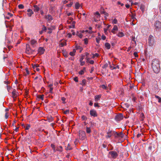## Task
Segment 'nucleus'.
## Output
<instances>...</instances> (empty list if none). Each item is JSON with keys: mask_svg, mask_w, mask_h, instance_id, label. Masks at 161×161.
<instances>
[{"mask_svg": "<svg viewBox=\"0 0 161 161\" xmlns=\"http://www.w3.org/2000/svg\"><path fill=\"white\" fill-rule=\"evenodd\" d=\"M43 27L42 29V31H46L47 29L46 27L44 25H43Z\"/></svg>", "mask_w": 161, "mask_h": 161, "instance_id": "8fccbe9b", "label": "nucleus"}, {"mask_svg": "<svg viewBox=\"0 0 161 161\" xmlns=\"http://www.w3.org/2000/svg\"><path fill=\"white\" fill-rule=\"evenodd\" d=\"M94 106L95 107H99L98 103H95L94 104Z\"/></svg>", "mask_w": 161, "mask_h": 161, "instance_id": "774afa93", "label": "nucleus"}, {"mask_svg": "<svg viewBox=\"0 0 161 161\" xmlns=\"http://www.w3.org/2000/svg\"><path fill=\"white\" fill-rule=\"evenodd\" d=\"M61 99L62 101H63V103L64 104L65 103V100H66V98L64 97H62L61 98Z\"/></svg>", "mask_w": 161, "mask_h": 161, "instance_id": "58836bf2", "label": "nucleus"}, {"mask_svg": "<svg viewBox=\"0 0 161 161\" xmlns=\"http://www.w3.org/2000/svg\"><path fill=\"white\" fill-rule=\"evenodd\" d=\"M105 46L107 49H109L110 48V45L108 42H106L105 44Z\"/></svg>", "mask_w": 161, "mask_h": 161, "instance_id": "6ab92c4d", "label": "nucleus"}, {"mask_svg": "<svg viewBox=\"0 0 161 161\" xmlns=\"http://www.w3.org/2000/svg\"><path fill=\"white\" fill-rule=\"evenodd\" d=\"M133 54L135 57H138L137 53L136 52H134L133 53Z\"/></svg>", "mask_w": 161, "mask_h": 161, "instance_id": "6e6d98bb", "label": "nucleus"}, {"mask_svg": "<svg viewBox=\"0 0 161 161\" xmlns=\"http://www.w3.org/2000/svg\"><path fill=\"white\" fill-rule=\"evenodd\" d=\"M18 7L19 9H23L24 8V5L22 4H19Z\"/></svg>", "mask_w": 161, "mask_h": 161, "instance_id": "e433bc0d", "label": "nucleus"}, {"mask_svg": "<svg viewBox=\"0 0 161 161\" xmlns=\"http://www.w3.org/2000/svg\"><path fill=\"white\" fill-rule=\"evenodd\" d=\"M75 48L76 50L80 49V52L82 50V48L80 46H78V45H75Z\"/></svg>", "mask_w": 161, "mask_h": 161, "instance_id": "b1692460", "label": "nucleus"}, {"mask_svg": "<svg viewBox=\"0 0 161 161\" xmlns=\"http://www.w3.org/2000/svg\"><path fill=\"white\" fill-rule=\"evenodd\" d=\"M12 93V97L13 98L17 96V94L16 93V91L15 89L13 90Z\"/></svg>", "mask_w": 161, "mask_h": 161, "instance_id": "2eb2a0df", "label": "nucleus"}, {"mask_svg": "<svg viewBox=\"0 0 161 161\" xmlns=\"http://www.w3.org/2000/svg\"><path fill=\"white\" fill-rule=\"evenodd\" d=\"M75 21H73L71 22V25L69 26V27L70 28H74L75 27Z\"/></svg>", "mask_w": 161, "mask_h": 161, "instance_id": "412c9836", "label": "nucleus"}, {"mask_svg": "<svg viewBox=\"0 0 161 161\" xmlns=\"http://www.w3.org/2000/svg\"><path fill=\"white\" fill-rule=\"evenodd\" d=\"M101 97V95H96L95 97V100L96 101H97L100 99Z\"/></svg>", "mask_w": 161, "mask_h": 161, "instance_id": "aec40b11", "label": "nucleus"}, {"mask_svg": "<svg viewBox=\"0 0 161 161\" xmlns=\"http://www.w3.org/2000/svg\"><path fill=\"white\" fill-rule=\"evenodd\" d=\"M115 131L110 130V129H108L107 131V135L105 136L106 138H110L112 134L115 135Z\"/></svg>", "mask_w": 161, "mask_h": 161, "instance_id": "7ed1b4c3", "label": "nucleus"}, {"mask_svg": "<svg viewBox=\"0 0 161 161\" xmlns=\"http://www.w3.org/2000/svg\"><path fill=\"white\" fill-rule=\"evenodd\" d=\"M115 137H121V138H123L124 136V134L122 132H121L120 133H117L115 131Z\"/></svg>", "mask_w": 161, "mask_h": 161, "instance_id": "f8f14e48", "label": "nucleus"}, {"mask_svg": "<svg viewBox=\"0 0 161 161\" xmlns=\"http://www.w3.org/2000/svg\"><path fill=\"white\" fill-rule=\"evenodd\" d=\"M80 64L81 66H83V65H84L85 64V62L84 61H80Z\"/></svg>", "mask_w": 161, "mask_h": 161, "instance_id": "052dcab7", "label": "nucleus"}, {"mask_svg": "<svg viewBox=\"0 0 161 161\" xmlns=\"http://www.w3.org/2000/svg\"><path fill=\"white\" fill-rule=\"evenodd\" d=\"M89 62L91 64H93L94 63V61L92 60H90Z\"/></svg>", "mask_w": 161, "mask_h": 161, "instance_id": "69168bd1", "label": "nucleus"}, {"mask_svg": "<svg viewBox=\"0 0 161 161\" xmlns=\"http://www.w3.org/2000/svg\"><path fill=\"white\" fill-rule=\"evenodd\" d=\"M117 36L119 37H122L124 36V34L123 32H120L118 33Z\"/></svg>", "mask_w": 161, "mask_h": 161, "instance_id": "5701e85b", "label": "nucleus"}, {"mask_svg": "<svg viewBox=\"0 0 161 161\" xmlns=\"http://www.w3.org/2000/svg\"><path fill=\"white\" fill-rule=\"evenodd\" d=\"M67 36L69 38H71L72 36V35L70 33H69L67 34Z\"/></svg>", "mask_w": 161, "mask_h": 161, "instance_id": "e2e57ef3", "label": "nucleus"}, {"mask_svg": "<svg viewBox=\"0 0 161 161\" xmlns=\"http://www.w3.org/2000/svg\"><path fill=\"white\" fill-rule=\"evenodd\" d=\"M108 154L111 156V157L113 159H115L118 156V154L114 151H110L108 153Z\"/></svg>", "mask_w": 161, "mask_h": 161, "instance_id": "20e7f679", "label": "nucleus"}, {"mask_svg": "<svg viewBox=\"0 0 161 161\" xmlns=\"http://www.w3.org/2000/svg\"><path fill=\"white\" fill-rule=\"evenodd\" d=\"M30 42L31 45L32 46V47H33L36 44H37V41L33 39H32L30 41Z\"/></svg>", "mask_w": 161, "mask_h": 161, "instance_id": "9b49d317", "label": "nucleus"}, {"mask_svg": "<svg viewBox=\"0 0 161 161\" xmlns=\"http://www.w3.org/2000/svg\"><path fill=\"white\" fill-rule=\"evenodd\" d=\"M85 43L86 44H87L88 42V40L87 38L84 39Z\"/></svg>", "mask_w": 161, "mask_h": 161, "instance_id": "49530a36", "label": "nucleus"}, {"mask_svg": "<svg viewBox=\"0 0 161 161\" xmlns=\"http://www.w3.org/2000/svg\"><path fill=\"white\" fill-rule=\"evenodd\" d=\"M95 14H97L98 15L97 16V18L100 17V14L98 12H96L95 13Z\"/></svg>", "mask_w": 161, "mask_h": 161, "instance_id": "5fc2aeb1", "label": "nucleus"}, {"mask_svg": "<svg viewBox=\"0 0 161 161\" xmlns=\"http://www.w3.org/2000/svg\"><path fill=\"white\" fill-rule=\"evenodd\" d=\"M65 149L66 150H71L72 149V148L69 143L68 144L67 147H66Z\"/></svg>", "mask_w": 161, "mask_h": 161, "instance_id": "4be33fe9", "label": "nucleus"}, {"mask_svg": "<svg viewBox=\"0 0 161 161\" xmlns=\"http://www.w3.org/2000/svg\"><path fill=\"white\" fill-rule=\"evenodd\" d=\"M42 78V77L40 75H39L38 76L36 77L34 79L35 80H36L37 79H38V78Z\"/></svg>", "mask_w": 161, "mask_h": 161, "instance_id": "79ce46f5", "label": "nucleus"}, {"mask_svg": "<svg viewBox=\"0 0 161 161\" xmlns=\"http://www.w3.org/2000/svg\"><path fill=\"white\" fill-rule=\"evenodd\" d=\"M108 63H106L102 67V68L103 69H105L107 67H108Z\"/></svg>", "mask_w": 161, "mask_h": 161, "instance_id": "c9c22d12", "label": "nucleus"}, {"mask_svg": "<svg viewBox=\"0 0 161 161\" xmlns=\"http://www.w3.org/2000/svg\"><path fill=\"white\" fill-rule=\"evenodd\" d=\"M76 82H78V78L77 77H74L73 79Z\"/></svg>", "mask_w": 161, "mask_h": 161, "instance_id": "864d4df0", "label": "nucleus"}, {"mask_svg": "<svg viewBox=\"0 0 161 161\" xmlns=\"http://www.w3.org/2000/svg\"><path fill=\"white\" fill-rule=\"evenodd\" d=\"M27 11L28 12L27 14L29 17H31V15L34 14L33 11H32V10L31 9H28L27 10Z\"/></svg>", "mask_w": 161, "mask_h": 161, "instance_id": "4468645a", "label": "nucleus"}, {"mask_svg": "<svg viewBox=\"0 0 161 161\" xmlns=\"http://www.w3.org/2000/svg\"><path fill=\"white\" fill-rule=\"evenodd\" d=\"M152 66L153 70L156 73H158L160 71L159 61L157 59H154L153 61Z\"/></svg>", "mask_w": 161, "mask_h": 161, "instance_id": "f257e3e1", "label": "nucleus"}, {"mask_svg": "<svg viewBox=\"0 0 161 161\" xmlns=\"http://www.w3.org/2000/svg\"><path fill=\"white\" fill-rule=\"evenodd\" d=\"M53 90V88L51 87H50L49 92L51 93H52Z\"/></svg>", "mask_w": 161, "mask_h": 161, "instance_id": "338daca9", "label": "nucleus"}, {"mask_svg": "<svg viewBox=\"0 0 161 161\" xmlns=\"http://www.w3.org/2000/svg\"><path fill=\"white\" fill-rule=\"evenodd\" d=\"M104 15H105V17L106 18L107 17H108L109 16V14L108 13H107L106 12H105V13Z\"/></svg>", "mask_w": 161, "mask_h": 161, "instance_id": "bf43d9fd", "label": "nucleus"}, {"mask_svg": "<svg viewBox=\"0 0 161 161\" xmlns=\"http://www.w3.org/2000/svg\"><path fill=\"white\" fill-rule=\"evenodd\" d=\"M90 115L94 117H97V116L96 111L94 109H92L90 111Z\"/></svg>", "mask_w": 161, "mask_h": 161, "instance_id": "1a4fd4ad", "label": "nucleus"}, {"mask_svg": "<svg viewBox=\"0 0 161 161\" xmlns=\"http://www.w3.org/2000/svg\"><path fill=\"white\" fill-rule=\"evenodd\" d=\"M101 87L103 89H106L107 88V87L106 86L104 85H102Z\"/></svg>", "mask_w": 161, "mask_h": 161, "instance_id": "4d7b16f0", "label": "nucleus"}, {"mask_svg": "<svg viewBox=\"0 0 161 161\" xmlns=\"http://www.w3.org/2000/svg\"><path fill=\"white\" fill-rule=\"evenodd\" d=\"M101 39L100 37H99L98 38H96V42L98 44H99V43L100 41L101 40Z\"/></svg>", "mask_w": 161, "mask_h": 161, "instance_id": "ea45409f", "label": "nucleus"}, {"mask_svg": "<svg viewBox=\"0 0 161 161\" xmlns=\"http://www.w3.org/2000/svg\"><path fill=\"white\" fill-rule=\"evenodd\" d=\"M44 95H38V98L41 99L42 100H44L43 99V97H44Z\"/></svg>", "mask_w": 161, "mask_h": 161, "instance_id": "473e14b6", "label": "nucleus"}, {"mask_svg": "<svg viewBox=\"0 0 161 161\" xmlns=\"http://www.w3.org/2000/svg\"><path fill=\"white\" fill-rule=\"evenodd\" d=\"M32 67L34 69H35V68H37L39 66V65L38 64H32Z\"/></svg>", "mask_w": 161, "mask_h": 161, "instance_id": "cd10ccee", "label": "nucleus"}, {"mask_svg": "<svg viewBox=\"0 0 161 161\" xmlns=\"http://www.w3.org/2000/svg\"><path fill=\"white\" fill-rule=\"evenodd\" d=\"M75 8L77 9H78L80 7V4L78 3H76L75 4Z\"/></svg>", "mask_w": 161, "mask_h": 161, "instance_id": "c756f323", "label": "nucleus"}, {"mask_svg": "<svg viewBox=\"0 0 161 161\" xmlns=\"http://www.w3.org/2000/svg\"><path fill=\"white\" fill-rule=\"evenodd\" d=\"M81 119L83 120H86L87 119V118L84 115H82L81 117Z\"/></svg>", "mask_w": 161, "mask_h": 161, "instance_id": "72a5a7b5", "label": "nucleus"}, {"mask_svg": "<svg viewBox=\"0 0 161 161\" xmlns=\"http://www.w3.org/2000/svg\"><path fill=\"white\" fill-rule=\"evenodd\" d=\"M155 29L157 31H159L161 29V22L158 21H156L154 24Z\"/></svg>", "mask_w": 161, "mask_h": 161, "instance_id": "39448f33", "label": "nucleus"}, {"mask_svg": "<svg viewBox=\"0 0 161 161\" xmlns=\"http://www.w3.org/2000/svg\"><path fill=\"white\" fill-rule=\"evenodd\" d=\"M99 56V54L97 53H96L95 54H93L92 58H94L95 57H97Z\"/></svg>", "mask_w": 161, "mask_h": 161, "instance_id": "37998d69", "label": "nucleus"}, {"mask_svg": "<svg viewBox=\"0 0 161 161\" xmlns=\"http://www.w3.org/2000/svg\"><path fill=\"white\" fill-rule=\"evenodd\" d=\"M34 11H35V12H38L39 10H40V8H39L36 5H35L34 6Z\"/></svg>", "mask_w": 161, "mask_h": 161, "instance_id": "a211bd4d", "label": "nucleus"}, {"mask_svg": "<svg viewBox=\"0 0 161 161\" xmlns=\"http://www.w3.org/2000/svg\"><path fill=\"white\" fill-rule=\"evenodd\" d=\"M57 151L61 152L63 151V147L61 146H58L57 147Z\"/></svg>", "mask_w": 161, "mask_h": 161, "instance_id": "dca6fc26", "label": "nucleus"}, {"mask_svg": "<svg viewBox=\"0 0 161 161\" xmlns=\"http://www.w3.org/2000/svg\"><path fill=\"white\" fill-rule=\"evenodd\" d=\"M45 51V49H44L43 47H39L38 50V53L40 54H43Z\"/></svg>", "mask_w": 161, "mask_h": 161, "instance_id": "ddd939ff", "label": "nucleus"}, {"mask_svg": "<svg viewBox=\"0 0 161 161\" xmlns=\"http://www.w3.org/2000/svg\"><path fill=\"white\" fill-rule=\"evenodd\" d=\"M84 71L83 70H81L79 72V74L80 75H82L84 74Z\"/></svg>", "mask_w": 161, "mask_h": 161, "instance_id": "4c0bfd02", "label": "nucleus"}, {"mask_svg": "<svg viewBox=\"0 0 161 161\" xmlns=\"http://www.w3.org/2000/svg\"><path fill=\"white\" fill-rule=\"evenodd\" d=\"M117 20L116 18H115L114 19H112V22L113 24H117Z\"/></svg>", "mask_w": 161, "mask_h": 161, "instance_id": "7c9ffc66", "label": "nucleus"}, {"mask_svg": "<svg viewBox=\"0 0 161 161\" xmlns=\"http://www.w3.org/2000/svg\"><path fill=\"white\" fill-rule=\"evenodd\" d=\"M86 131L87 133L89 134L91 132V130L90 127H86Z\"/></svg>", "mask_w": 161, "mask_h": 161, "instance_id": "393cba45", "label": "nucleus"}, {"mask_svg": "<svg viewBox=\"0 0 161 161\" xmlns=\"http://www.w3.org/2000/svg\"><path fill=\"white\" fill-rule=\"evenodd\" d=\"M69 55L73 57L75 55V54L74 53L72 52H70Z\"/></svg>", "mask_w": 161, "mask_h": 161, "instance_id": "3c124183", "label": "nucleus"}, {"mask_svg": "<svg viewBox=\"0 0 161 161\" xmlns=\"http://www.w3.org/2000/svg\"><path fill=\"white\" fill-rule=\"evenodd\" d=\"M86 80H83L82 81V83L81 84V85H84L86 84Z\"/></svg>", "mask_w": 161, "mask_h": 161, "instance_id": "c03bdc74", "label": "nucleus"}, {"mask_svg": "<svg viewBox=\"0 0 161 161\" xmlns=\"http://www.w3.org/2000/svg\"><path fill=\"white\" fill-rule=\"evenodd\" d=\"M84 56H82L81 57V58L80 59V61H82L84 59Z\"/></svg>", "mask_w": 161, "mask_h": 161, "instance_id": "0e129e2a", "label": "nucleus"}, {"mask_svg": "<svg viewBox=\"0 0 161 161\" xmlns=\"http://www.w3.org/2000/svg\"><path fill=\"white\" fill-rule=\"evenodd\" d=\"M112 30H113V31H117L118 30V27H117V26L115 25L114 26Z\"/></svg>", "mask_w": 161, "mask_h": 161, "instance_id": "a19ab883", "label": "nucleus"}, {"mask_svg": "<svg viewBox=\"0 0 161 161\" xmlns=\"http://www.w3.org/2000/svg\"><path fill=\"white\" fill-rule=\"evenodd\" d=\"M155 98L158 100V102L159 103H161V98L158 96L155 95Z\"/></svg>", "mask_w": 161, "mask_h": 161, "instance_id": "bb28decb", "label": "nucleus"}, {"mask_svg": "<svg viewBox=\"0 0 161 161\" xmlns=\"http://www.w3.org/2000/svg\"><path fill=\"white\" fill-rule=\"evenodd\" d=\"M154 40L153 37L152 35H150L148 39L149 44L150 46H152L154 44Z\"/></svg>", "mask_w": 161, "mask_h": 161, "instance_id": "423d86ee", "label": "nucleus"}, {"mask_svg": "<svg viewBox=\"0 0 161 161\" xmlns=\"http://www.w3.org/2000/svg\"><path fill=\"white\" fill-rule=\"evenodd\" d=\"M69 110H66L64 111V113L65 114H69Z\"/></svg>", "mask_w": 161, "mask_h": 161, "instance_id": "a18cd8bd", "label": "nucleus"}, {"mask_svg": "<svg viewBox=\"0 0 161 161\" xmlns=\"http://www.w3.org/2000/svg\"><path fill=\"white\" fill-rule=\"evenodd\" d=\"M51 147L53 149L56 148L55 145L53 144H51Z\"/></svg>", "mask_w": 161, "mask_h": 161, "instance_id": "603ef678", "label": "nucleus"}, {"mask_svg": "<svg viewBox=\"0 0 161 161\" xmlns=\"http://www.w3.org/2000/svg\"><path fill=\"white\" fill-rule=\"evenodd\" d=\"M66 45V42H61L59 45L60 47H63L64 46Z\"/></svg>", "mask_w": 161, "mask_h": 161, "instance_id": "a878e982", "label": "nucleus"}, {"mask_svg": "<svg viewBox=\"0 0 161 161\" xmlns=\"http://www.w3.org/2000/svg\"><path fill=\"white\" fill-rule=\"evenodd\" d=\"M79 137L80 139L84 140L86 138V133L84 131L82 130L79 131Z\"/></svg>", "mask_w": 161, "mask_h": 161, "instance_id": "f03ea898", "label": "nucleus"}, {"mask_svg": "<svg viewBox=\"0 0 161 161\" xmlns=\"http://www.w3.org/2000/svg\"><path fill=\"white\" fill-rule=\"evenodd\" d=\"M31 127L30 125L29 124H27V126L25 127L24 126V127L25 128V130H28Z\"/></svg>", "mask_w": 161, "mask_h": 161, "instance_id": "f704fd0d", "label": "nucleus"}, {"mask_svg": "<svg viewBox=\"0 0 161 161\" xmlns=\"http://www.w3.org/2000/svg\"><path fill=\"white\" fill-rule=\"evenodd\" d=\"M62 52L63 54V55L65 57L67 58L68 57V54L67 52L64 50H62Z\"/></svg>", "mask_w": 161, "mask_h": 161, "instance_id": "f3484780", "label": "nucleus"}, {"mask_svg": "<svg viewBox=\"0 0 161 161\" xmlns=\"http://www.w3.org/2000/svg\"><path fill=\"white\" fill-rule=\"evenodd\" d=\"M106 38V37L105 36H104V35H103L102 36V39L103 40H105Z\"/></svg>", "mask_w": 161, "mask_h": 161, "instance_id": "680f3d73", "label": "nucleus"}, {"mask_svg": "<svg viewBox=\"0 0 161 161\" xmlns=\"http://www.w3.org/2000/svg\"><path fill=\"white\" fill-rule=\"evenodd\" d=\"M119 69V65H117L115 67H113V69Z\"/></svg>", "mask_w": 161, "mask_h": 161, "instance_id": "13d9d810", "label": "nucleus"}, {"mask_svg": "<svg viewBox=\"0 0 161 161\" xmlns=\"http://www.w3.org/2000/svg\"><path fill=\"white\" fill-rule=\"evenodd\" d=\"M123 115L122 114H120L115 116V119L117 121H120L123 119Z\"/></svg>", "mask_w": 161, "mask_h": 161, "instance_id": "6e6552de", "label": "nucleus"}, {"mask_svg": "<svg viewBox=\"0 0 161 161\" xmlns=\"http://www.w3.org/2000/svg\"><path fill=\"white\" fill-rule=\"evenodd\" d=\"M9 116V115L8 114V113L7 112H6L5 114V117L6 119H7L8 118Z\"/></svg>", "mask_w": 161, "mask_h": 161, "instance_id": "de8ad7c7", "label": "nucleus"}, {"mask_svg": "<svg viewBox=\"0 0 161 161\" xmlns=\"http://www.w3.org/2000/svg\"><path fill=\"white\" fill-rule=\"evenodd\" d=\"M25 70H26V73H27V74H26V75H29L30 73V72H29V71L28 70V69L26 67L25 69Z\"/></svg>", "mask_w": 161, "mask_h": 161, "instance_id": "09e8293b", "label": "nucleus"}, {"mask_svg": "<svg viewBox=\"0 0 161 161\" xmlns=\"http://www.w3.org/2000/svg\"><path fill=\"white\" fill-rule=\"evenodd\" d=\"M44 18L47 19L48 22H51L53 19L52 16L50 14H48L45 16Z\"/></svg>", "mask_w": 161, "mask_h": 161, "instance_id": "9d476101", "label": "nucleus"}, {"mask_svg": "<svg viewBox=\"0 0 161 161\" xmlns=\"http://www.w3.org/2000/svg\"><path fill=\"white\" fill-rule=\"evenodd\" d=\"M76 35L80 38H81L82 37V35L79 33L78 31L77 32Z\"/></svg>", "mask_w": 161, "mask_h": 161, "instance_id": "2f4dec72", "label": "nucleus"}, {"mask_svg": "<svg viewBox=\"0 0 161 161\" xmlns=\"http://www.w3.org/2000/svg\"><path fill=\"white\" fill-rule=\"evenodd\" d=\"M53 118L52 116L48 117V118H47V121L49 122L53 121Z\"/></svg>", "mask_w": 161, "mask_h": 161, "instance_id": "c85d7f7f", "label": "nucleus"}, {"mask_svg": "<svg viewBox=\"0 0 161 161\" xmlns=\"http://www.w3.org/2000/svg\"><path fill=\"white\" fill-rule=\"evenodd\" d=\"M33 51L30 48V45L29 44H26V49L25 52L27 54H30L32 53Z\"/></svg>", "mask_w": 161, "mask_h": 161, "instance_id": "0eeeda50", "label": "nucleus"}]
</instances>
